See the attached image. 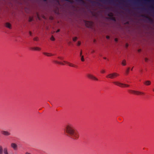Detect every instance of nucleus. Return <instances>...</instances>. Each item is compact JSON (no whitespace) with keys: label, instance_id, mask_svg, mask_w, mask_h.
Wrapping results in <instances>:
<instances>
[{"label":"nucleus","instance_id":"obj_1","mask_svg":"<svg viewBox=\"0 0 154 154\" xmlns=\"http://www.w3.org/2000/svg\"><path fill=\"white\" fill-rule=\"evenodd\" d=\"M64 130L72 138L75 140L78 138L79 132L72 125H66Z\"/></svg>","mask_w":154,"mask_h":154},{"label":"nucleus","instance_id":"obj_2","mask_svg":"<svg viewBox=\"0 0 154 154\" xmlns=\"http://www.w3.org/2000/svg\"><path fill=\"white\" fill-rule=\"evenodd\" d=\"M119 75V74L116 72H113L108 74L106 75L107 78L113 79Z\"/></svg>","mask_w":154,"mask_h":154},{"label":"nucleus","instance_id":"obj_3","mask_svg":"<svg viewBox=\"0 0 154 154\" xmlns=\"http://www.w3.org/2000/svg\"><path fill=\"white\" fill-rule=\"evenodd\" d=\"M113 83L115 85L121 87H128L129 86V85L121 83L118 81H114L113 82Z\"/></svg>","mask_w":154,"mask_h":154},{"label":"nucleus","instance_id":"obj_4","mask_svg":"<svg viewBox=\"0 0 154 154\" xmlns=\"http://www.w3.org/2000/svg\"><path fill=\"white\" fill-rule=\"evenodd\" d=\"M129 92L132 94H134L137 95H139L140 94H144L145 93L143 92H142L138 91L129 90H128Z\"/></svg>","mask_w":154,"mask_h":154},{"label":"nucleus","instance_id":"obj_5","mask_svg":"<svg viewBox=\"0 0 154 154\" xmlns=\"http://www.w3.org/2000/svg\"><path fill=\"white\" fill-rule=\"evenodd\" d=\"M1 133L2 135L5 136H8L11 134L10 132L4 130L1 131Z\"/></svg>","mask_w":154,"mask_h":154},{"label":"nucleus","instance_id":"obj_6","mask_svg":"<svg viewBox=\"0 0 154 154\" xmlns=\"http://www.w3.org/2000/svg\"><path fill=\"white\" fill-rule=\"evenodd\" d=\"M87 76L90 79L96 81L98 80V79L96 77L91 74H88Z\"/></svg>","mask_w":154,"mask_h":154},{"label":"nucleus","instance_id":"obj_7","mask_svg":"<svg viewBox=\"0 0 154 154\" xmlns=\"http://www.w3.org/2000/svg\"><path fill=\"white\" fill-rule=\"evenodd\" d=\"M11 146L14 150H16L17 149L18 147L17 145L14 143H12L11 144Z\"/></svg>","mask_w":154,"mask_h":154},{"label":"nucleus","instance_id":"obj_8","mask_svg":"<svg viewBox=\"0 0 154 154\" xmlns=\"http://www.w3.org/2000/svg\"><path fill=\"white\" fill-rule=\"evenodd\" d=\"M63 62L65 63H66L69 66L72 67H74L75 68H77L78 66H77L75 65L74 64H73L72 63H70L69 62H68L67 61H64Z\"/></svg>","mask_w":154,"mask_h":154},{"label":"nucleus","instance_id":"obj_9","mask_svg":"<svg viewBox=\"0 0 154 154\" xmlns=\"http://www.w3.org/2000/svg\"><path fill=\"white\" fill-rule=\"evenodd\" d=\"M85 24L88 27H90L92 25V23L90 21H86Z\"/></svg>","mask_w":154,"mask_h":154},{"label":"nucleus","instance_id":"obj_10","mask_svg":"<svg viewBox=\"0 0 154 154\" xmlns=\"http://www.w3.org/2000/svg\"><path fill=\"white\" fill-rule=\"evenodd\" d=\"M32 49L35 51H39L41 50V48L38 47H35L32 48Z\"/></svg>","mask_w":154,"mask_h":154},{"label":"nucleus","instance_id":"obj_11","mask_svg":"<svg viewBox=\"0 0 154 154\" xmlns=\"http://www.w3.org/2000/svg\"><path fill=\"white\" fill-rule=\"evenodd\" d=\"M101 2L103 3H104V4H105V3H106L107 2H112V0H111L110 1H109L108 0H101L100 1Z\"/></svg>","mask_w":154,"mask_h":154},{"label":"nucleus","instance_id":"obj_12","mask_svg":"<svg viewBox=\"0 0 154 154\" xmlns=\"http://www.w3.org/2000/svg\"><path fill=\"white\" fill-rule=\"evenodd\" d=\"M144 83L145 85L148 86L150 85L151 84V82L150 81L148 80L144 82Z\"/></svg>","mask_w":154,"mask_h":154},{"label":"nucleus","instance_id":"obj_13","mask_svg":"<svg viewBox=\"0 0 154 154\" xmlns=\"http://www.w3.org/2000/svg\"><path fill=\"white\" fill-rule=\"evenodd\" d=\"M5 26L9 29H11V24L9 23H7L5 24Z\"/></svg>","mask_w":154,"mask_h":154},{"label":"nucleus","instance_id":"obj_14","mask_svg":"<svg viewBox=\"0 0 154 154\" xmlns=\"http://www.w3.org/2000/svg\"><path fill=\"white\" fill-rule=\"evenodd\" d=\"M54 62L55 63H57V64H61V65H64V63H62L61 62H60L58 61L57 60H54Z\"/></svg>","mask_w":154,"mask_h":154},{"label":"nucleus","instance_id":"obj_15","mask_svg":"<svg viewBox=\"0 0 154 154\" xmlns=\"http://www.w3.org/2000/svg\"><path fill=\"white\" fill-rule=\"evenodd\" d=\"M4 152L5 154H8V149L6 148H5L4 149Z\"/></svg>","mask_w":154,"mask_h":154},{"label":"nucleus","instance_id":"obj_16","mask_svg":"<svg viewBox=\"0 0 154 154\" xmlns=\"http://www.w3.org/2000/svg\"><path fill=\"white\" fill-rule=\"evenodd\" d=\"M2 147L1 146H0V154H2Z\"/></svg>","mask_w":154,"mask_h":154},{"label":"nucleus","instance_id":"obj_17","mask_svg":"<svg viewBox=\"0 0 154 154\" xmlns=\"http://www.w3.org/2000/svg\"><path fill=\"white\" fill-rule=\"evenodd\" d=\"M33 20V17H30L29 18V22H31Z\"/></svg>","mask_w":154,"mask_h":154},{"label":"nucleus","instance_id":"obj_18","mask_svg":"<svg viewBox=\"0 0 154 154\" xmlns=\"http://www.w3.org/2000/svg\"><path fill=\"white\" fill-rule=\"evenodd\" d=\"M122 64L123 66L126 65V61L125 60H123L122 62Z\"/></svg>","mask_w":154,"mask_h":154},{"label":"nucleus","instance_id":"obj_19","mask_svg":"<svg viewBox=\"0 0 154 154\" xmlns=\"http://www.w3.org/2000/svg\"><path fill=\"white\" fill-rule=\"evenodd\" d=\"M130 68H128L126 71V75H128L129 73Z\"/></svg>","mask_w":154,"mask_h":154},{"label":"nucleus","instance_id":"obj_20","mask_svg":"<svg viewBox=\"0 0 154 154\" xmlns=\"http://www.w3.org/2000/svg\"><path fill=\"white\" fill-rule=\"evenodd\" d=\"M38 37H35L33 38V40L35 41H38Z\"/></svg>","mask_w":154,"mask_h":154},{"label":"nucleus","instance_id":"obj_21","mask_svg":"<svg viewBox=\"0 0 154 154\" xmlns=\"http://www.w3.org/2000/svg\"><path fill=\"white\" fill-rule=\"evenodd\" d=\"M81 56V60L82 61H84L85 60H84V56Z\"/></svg>","mask_w":154,"mask_h":154},{"label":"nucleus","instance_id":"obj_22","mask_svg":"<svg viewBox=\"0 0 154 154\" xmlns=\"http://www.w3.org/2000/svg\"><path fill=\"white\" fill-rule=\"evenodd\" d=\"M77 37H75L73 38V40L74 41H75L77 40Z\"/></svg>","mask_w":154,"mask_h":154},{"label":"nucleus","instance_id":"obj_23","mask_svg":"<svg viewBox=\"0 0 154 154\" xmlns=\"http://www.w3.org/2000/svg\"><path fill=\"white\" fill-rule=\"evenodd\" d=\"M58 58L59 59H60V60H63V57H58Z\"/></svg>","mask_w":154,"mask_h":154},{"label":"nucleus","instance_id":"obj_24","mask_svg":"<svg viewBox=\"0 0 154 154\" xmlns=\"http://www.w3.org/2000/svg\"><path fill=\"white\" fill-rule=\"evenodd\" d=\"M43 54L45 55L46 56H48V54L46 52H43Z\"/></svg>","mask_w":154,"mask_h":154},{"label":"nucleus","instance_id":"obj_25","mask_svg":"<svg viewBox=\"0 0 154 154\" xmlns=\"http://www.w3.org/2000/svg\"><path fill=\"white\" fill-rule=\"evenodd\" d=\"M51 39L52 41H54V38L53 37H52L51 38Z\"/></svg>","mask_w":154,"mask_h":154},{"label":"nucleus","instance_id":"obj_26","mask_svg":"<svg viewBox=\"0 0 154 154\" xmlns=\"http://www.w3.org/2000/svg\"><path fill=\"white\" fill-rule=\"evenodd\" d=\"M81 45V42L79 41H78V42L77 45L78 46H79Z\"/></svg>","mask_w":154,"mask_h":154},{"label":"nucleus","instance_id":"obj_27","mask_svg":"<svg viewBox=\"0 0 154 154\" xmlns=\"http://www.w3.org/2000/svg\"><path fill=\"white\" fill-rule=\"evenodd\" d=\"M144 60L145 62H147L148 61V59L147 58H145L144 59Z\"/></svg>","mask_w":154,"mask_h":154},{"label":"nucleus","instance_id":"obj_28","mask_svg":"<svg viewBox=\"0 0 154 154\" xmlns=\"http://www.w3.org/2000/svg\"><path fill=\"white\" fill-rule=\"evenodd\" d=\"M101 72L102 73H104L105 72V71L104 70H102L101 71Z\"/></svg>","mask_w":154,"mask_h":154},{"label":"nucleus","instance_id":"obj_29","mask_svg":"<svg viewBox=\"0 0 154 154\" xmlns=\"http://www.w3.org/2000/svg\"><path fill=\"white\" fill-rule=\"evenodd\" d=\"M128 46V43H126L125 44V47L127 48Z\"/></svg>","mask_w":154,"mask_h":154},{"label":"nucleus","instance_id":"obj_30","mask_svg":"<svg viewBox=\"0 0 154 154\" xmlns=\"http://www.w3.org/2000/svg\"><path fill=\"white\" fill-rule=\"evenodd\" d=\"M106 38L107 39H109V36H106Z\"/></svg>","mask_w":154,"mask_h":154},{"label":"nucleus","instance_id":"obj_31","mask_svg":"<svg viewBox=\"0 0 154 154\" xmlns=\"http://www.w3.org/2000/svg\"><path fill=\"white\" fill-rule=\"evenodd\" d=\"M115 41L116 42H117L118 41V39L117 38H115Z\"/></svg>","mask_w":154,"mask_h":154},{"label":"nucleus","instance_id":"obj_32","mask_svg":"<svg viewBox=\"0 0 154 154\" xmlns=\"http://www.w3.org/2000/svg\"><path fill=\"white\" fill-rule=\"evenodd\" d=\"M25 154H31V153L29 152H26L25 153Z\"/></svg>","mask_w":154,"mask_h":154},{"label":"nucleus","instance_id":"obj_33","mask_svg":"<svg viewBox=\"0 0 154 154\" xmlns=\"http://www.w3.org/2000/svg\"><path fill=\"white\" fill-rule=\"evenodd\" d=\"M82 50H81V52H80V56H82Z\"/></svg>","mask_w":154,"mask_h":154},{"label":"nucleus","instance_id":"obj_34","mask_svg":"<svg viewBox=\"0 0 154 154\" xmlns=\"http://www.w3.org/2000/svg\"><path fill=\"white\" fill-rule=\"evenodd\" d=\"M29 34L30 35H32V32H31L29 31Z\"/></svg>","mask_w":154,"mask_h":154},{"label":"nucleus","instance_id":"obj_35","mask_svg":"<svg viewBox=\"0 0 154 154\" xmlns=\"http://www.w3.org/2000/svg\"><path fill=\"white\" fill-rule=\"evenodd\" d=\"M134 3H135V4H138V3H139V2H134Z\"/></svg>","mask_w":154,"mask_h":154},{"label":"nucleus","instance_id":"obj_36","mask_svg":"<svg viewBox=\"0 0 154 154\" xmlns=\"http://www.w3.org/2000/svg\"><path fill=\"white\" fill-rule=\"evenodd\" d=\"M37 17L38 18H39V16H38V13H37Z\"/></svg>","mask_w":154,"mask_h":154},{"label":"nucleus","instance_id":"obj_37","mask_svg":"<svg viewBox=\"0 0 154 154\" xmlns=\"http://www.w3.org/2000/svg\"><path fill=\"white\" fill-rule=\"evenodd\" d=\"M141 51V50L140 49H139L138 50V51L139 52H140V51Z\"/></svg>","mask_w":154,"mask_h":154},{"label":"nucleus","instance_id":"obj_38","mask_svg":"<svg viewBox=\"0 0 154 154\" xmlns=\"http://www.w3.org/2000/svg\"><path fill=\"white\" fill-rule=\"evenodd\" d=\"M103 58L104 59H106V57H103Z\"/></svg>","mask_w":154,"mask_h":154},{"label":"nucleus","instance_id":"obj_39","mask_svg":"<svg viewBox=\"0 0 154 154\" xmlns=\"http://www.w3.org/2000/svg\"><path fill=\"white\" fill-rule=\"evenodd\" d=\"M60 29H58L57 30V32H59L60 31Z\"/></svg>","mask_w":154,"mask_h":154},{"label":"nucleus","instance_id":"obj_40","mask_svg":"<svg viewBox=\"0 0 154 154\" xmlns=\"http://www.w3.org/2000/svg\"><path fill=\"white\" fill-rule=\"evenodd\" d=\"M94 51H93L92 52V53H94Z\"/></svg>","mask_w":154,"mask_h":154},{"label":"nucleus","instance_id":"obj_41","mask_svg":"<svg viewBox=\"0 0 154 154\" xmlns=\"http://www.w3.org/2000/svg\"><path fill=\"white\" fill-rule=\"evenodd\" d=\"M152 91L154 92V88L152 89Z\"/></svg>","mask_w":154,"mask_h":154},{"label":"nucleus","instance_id":"obj_42","mask_svg":"<svg viewBox=\"0 0 154 154\" xmlns=\"http://www.w3.org/2000/svg\"><path fill=\"white\" fill-rule=\"evenodd\" d=\"M51 55H50V54L49 53L48 56H51Z\"/></svg>","mask_w":154,"mask_h":154},{"label":"nucleus","instance_id":"obj_43","mask_svg":"<svg viewBox=\"0 0 154 154\" xmlns=\"http://www.w3.org/2000/svg\"><path fill=\"white\" fill-rule=\"evenodd\" d=\"M146 18H148V17H146Z\"/></svg>","mask_w":154,"mask_h":154},{"label":"nucleus","instance_id":"obj_44","mask_svg":"<svg viewBox=\"0 0 154 154\" xmlns=\"http://www.w3.org/2000/svg\"><path fill=\"white\" fill-rule=\"evenodd\" d=\"M95 40H94V42H95Z\"/></svg>","mask_w":154,"mask_h":154},{"label":"nucleus","instance_id":"obj_45","mask_svg":"<svg viewBox=\"0 0 154 154\" xmlns=\"http://www.w3.org/2000/svg\"><path fill=\"white\" fill-rule=\"evenodd\" d=\"M133 70V68H132V69H131V70Z\"/></svg>","mask_w":154,"mask_h":154},{"label":"nucleus","instance_id":"obj_46","mask_svg":"<svg viewBox=\"0 0 154 154\" xmlns=\"http://www.w3.org/2000/svg\"><path fill=\"white\" fill-rule=\"evenodd\" d=\"M145 1H148L147 0H144Z\"/></svg>","mask_w":154,"mask_h":154},{"label":"nucleus","instance_id":"obj_47","mask_svg":"<svg viewBox=\"0 0 154 154\" xmlns=\"http://www.w3.org/2000/svg\"><path fill=\"white\" fill-rule=\"evenodd\" d=\"M44 1H46V0H43Z\"/></svg>","mask_w":154,"mask_h":154},{"label":"nucleus","instance_id":"obj_48","mask_svg":"<svg viewBox=\"0 0 154 154\" xmlns=\"http://www.w3.org/2000/svg\"><path fill=\"white\" fill-rule=\"evenodd\" d=\"M81 0V1H82V0Z\"/></svg>","mask_w":154,"mask_h":154}]
</instances>
